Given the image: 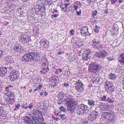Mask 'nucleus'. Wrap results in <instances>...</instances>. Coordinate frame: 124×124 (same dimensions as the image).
Returning <instances> with one entry per match:
<instances>
[{
	"mask_svg": "<svg viewBox=\"0 0 124 124\" xmlns=\"http://www.w3.org/2000/svg\"><path fill=\"white\" fill-rule=\"evenodd\" d=\"M97 10H95L92 13V16L93 17H94L97 14Z\"/></svg>",
	"mask_w": 124,
	"mask_h": 124,
	"instance_id": "43",
	"label": "nucleus"
},
{
	"mask_svg": "<svg viewBox=\"0 0 124 124\" xmlns=\"http://www.w3.org/2000/svg\"><path fill=\"white\" fill-rule=\"evenodd\" d=\"M74 99L72 98L69 99L67 101L66 103L67 109L71 112L74 111L75 109H76V112L79 115H82L84 114L87 113L89 111L87 106L84 104H81L78 105L75 108V104Z\"/></svg>",
	"mask_w": 124,
	"mask_h": 124,
	"instance_id": "1",
	"label": "nucleus"
},
{
	"mask_svg": "<svg viewBox=\"0 0 124 124\" xmlns=\"http://www.w3.org/2000/svg\"><path fill=\"white\" fill-rule=\"evenodd\" d=\"M4 62L8 64L13 63L14 62L13 59L11 56H8L5 58Z\"/></svg>",
	"mask_w": 124,
	"mask_h": 124,
	"instance_id": "13",
	"label": "nucleus"
},
{
	"mask_svg": "<svg viewBox=\"0 0 124 124\" xmlns=\"http://www.w3.org/2000/svg\"><path fill=\"white\" fill-rule=\"evenodd\" d=\"M60 109L62 111L65 112L66 110V108H64V107L61 106L60 108Z\"/></svg>",
	"mask_w": 124,
	"mask_h": 124,
	"instance_id": "47",
	"label": "nucleus"
},
{
	"mask_svg": "<svg viewBox=\"0 0 124 124\" xmlns=\"http://www.w3.org/2000/svg\"><path fill=\"white\" fill-rule=\"evenodd\" d=\"M118 0H111V3L112 4H114L117 2Z\"/></svg>",
	"mask_w": 124,
	"mask_h": 124,
	"instance_id": "49",
	"label": "nucleus"
},
{
	"mask_svg": "<svg viewBox=\"0 0 124 124\" xmlns=\"http://www.w3.org/2000/svg\"><path fill=\"white\" fill-rule=\"evenodd\" d=\"M45 2L46 5H50L52 2L51 0H45Z\"/></svg>",
	"mask_w": 124,
	"mask_h": 124,
	"instance_id": "40",
	"label": "nucleus"
},
{
	"mask_svg": "<svg viewBox=\"0 0 124 124\" xmlns=\"http://www.w3.org/2000/svg\"><path fill=\"white\" fill-rule=\"evenodd\" d=\"M81 33L82 35L86 36L89 35V33L88 31V28L86 26L82 27L80 29Z\"/></svg>",
	"mask_w": 124,
	"mask_h": 124,
	"instance_id": "11",
	"label": "nucleus"
},
{
	"mask_svg": "<svg viewBox=\"0 0 124 124\" xmlns=\"http://www.w3.org/2000/svg\"><path fill=\"white\" fill-rule=\"evenodd\" d=\"M41 61L42 62V63L43 64V66L45 65V66H46L48 65V60L46 58L43 57Z\"/></svg>",
	"mask_w": 124,
	"mask_h": 124,
	"instance_id": "20",
	"label": "nucleus"
},
{
	"mask_svg": "<svg viewBox=\"0 0 124 124\" xmlns=\"http://www.w3.org/2000/svg\"><path fill=\"white\" fill-rule=\"evenodd\" d=\"M59 116L60 117L62 120L66 119V118L64 115L61 114L59 115Z\"/></svg>",
	"mask_w": 124,
	"mask_h": 124,
	"instance_id": "44",
	"label": "nucleus"
},
{
	"mask_svg": "<svg viewBox=\"0 0 124 124\" xmlns=\"http://www.w3.org/2000/svg\"><path fill=\"white\" fill-rule=\"evenodd\" d=\"M105 114L107 115L105 113L103 114L102 115V116L104 118L106 117V118L108 119V121L110 124H114L116 122V121L117 120L116 117L113 115H111L109 116H107L105 115Z\"/></svg>",
	"mask_w": 124,
	"mask_h": 124,
	"instance_id": "6",
	"label": "nucleus"
},
{
	"mask_svg": "<svg viewBox=\"0 0 124 124\" xmlns=\"http://www.w3.org/2000/svg\"><path fill=\"white\" fill-rule=\"evenodd\" d=\"M32 104V103H31V104H30L29 106L28 107H29L30 109H31L33 107Z\"/></svg>",
	"mask_w": 124,
	"mask_h": 124,
	"instance_id": "51",
	"label": "nucleus"
},
{
	"mask_svg": "<svg viewBox=\"0 0 124 124\" xmlns=\"http://www.w3.org/2000/svg\"><path fill=\"white\" fill-rule=\"evenodd\" d=\"M95 101L93 100H88V104L90 106H93L95 105Z\"/></svg>",
	"mask_w": 124,
	"mask_h": 124,
	"instance_id": "24",
	"label": "nucleus"
},
{
	"mask_svg": "<svg viewBox=\"0 0 124 124\" xmlns=\"http://www.w3.org/2000/svg\"><path fill=\"white\" fill-rule=\"evenodd\" d=\"M96 110V109H95V110L93 111L92 113V114L94 116H95L96 118L99 114L98 112Z\"/></svg>",
	"mask_w": 124,
	"mask_h": 124,
	"instance_id": "31",
	"label": "nucleus"
},
{
	"mask_svg": "<svg viewBox=\"0 0 124 124\" xmlns=\"http://www.w3.org/2000/svg\"><path fill=\"white\" fill-rule=\"evenodd\" d=\"M74 31L73 29H71L69 32V34L70 35H72L74 33Z\"/></svg>",
	"mask_w": 124,
	"mask_h": 124,
	"instance_id": "46",
	"label": "nucleus"
},
{
	"mask_svg": "<svg viewBox=\"0 0 124 124\" xmlns=\"http://www.w3.org/2000/svg\"><path fill=\"white\" fill-rule=\"evenodd\" d=\"M106 96L104 95L102 97H101L100 98V100L101 101H106Z\"/></svg>",
	"mask_w": 124,
	"mask_h": 124,
	"instance_id": "42",
	"label": "nucleus"
},
{
	"mask_svg": "<svg viewBox=\"0 0 124 124\" xmlns=\"http://www.w3.org/2000/svg\"><path fill=\"white\" fill-rule=\"evenodd\" d=\"M14 49L15 51L19 53L23 51V48L20 44H17L15 45Z\"/></svg>",
	"mask_w": 124,
	"mask_h": 124,
	"instance_id": "14",
	"label": "nucleus"
},
{
	"mask_svg": "<svg viewBox=\"0 0 124 124\" xmlns=\"http://www.w3.org/2000/svg\"><path fill=\"white\" fill-rule=\"evenodd\" d=\"M105 91L108 93H111L114 91L115 87L112 83L107 81Z\"/></svg>",
	"mask_w": 124,
	"mask_h": 124,
	"instance_id": "4",
	"label": "nucleus"
},
{
	"mask_svg": "<svg viewBox=\"0 0 124 124\" xmlns=\"http://www.w3.org/2000/svg\"><path fill=\"white\" fill-rule=\"evenodd\" d=\"M25 39L24 42L28 43L30 42L31 41L30 37L27 35Z\"/></svg>",
	"mask_w": 124,
	"mask_h": 124,
	"instance_id": "28",
	"label": "nucleus"
},
{
	"mask_svg": "<svg viewBox=\"0 0 124 124\" xmlns=\"http://www.w3.org/2000/svg\"><path fill=\"white\" fill-rule=\"evenodd\" d=\"M105 105V104H104L101 103L99 106V107L101 110L104 111L106 110V109L104 107Z\"/></svg>",
	"mask_w": 124,
	"mask_h": 124,
	"instance_id": "30",
	"label": "nucleus"
},
{
	"mask_svg": "<svg viewBox=\"0 0 124 124\" xmlns=\"http://www.w3.org/2000/svg\"><path fill=\"white\" fill-rule=\"evenodd\" d=\"M43 0H38L37 2L39 4H41V3L43 2Z\"/></svg>",
	"mask_w": 124,
	"mask_h": 124,
	"instance_id": "60",
	"label": "nucleus"
},
{
	"mask_svg": "<svg viewBox=\"0 0 124 124\" xmlns=\"http://www.w3.org/2000/svg\"><path fill=\"white\" fill-rule=\"evenodd\" d=\"M19 76L18 72L16 70H14L10 73L9 78L11 81H14Z\"/></svg>",
	"mask_w": 124,
	"mask_h": 124,
	"instance_id": "9",
	"label": "nucleus"
},
{
	"mask_svg": "<svg viewBox=\"0 0 124 124\" xmlns=\"http://www.w3.org/2000/svg\"><path fill=\"white\" fill-rule=\"evenodd\" d=\"M118 0H111V3L112 4H114L117 2Z\"/></svg>",
	"mask_w": 124,
	"mask_h": 124,
	"instance_id": "50",
	"label": "nucleus"
},
{
	"mask_svg": "<svg viewBox=\"0 0 124 124\" xmlns=\"http://www.w3.org/2000/svg\"><path fill=\"white\" fill-rule=\"evenodd\" d=\"M15 1L14 0H9V1H7V5L9 7H12L14 6V4L15 2Z\"/></svg>",
	"mask_w": 124,
	"mask_h": 124,
	"instance_id": "23",
	"label": "nucleus"
},
{
	"mask_svg": "<svg viewBox=\"0 0 124 124\" xmlns=\"http://www.w3.org/2000/svg\"><path fill=\"white\" fill-rule=\"evenodd\" d=\"M27 34H22L18 36V40L20 41L24 42L25 39L26 37Z\"/></svg>",
	"mask_w": 124,
	"mask_h": 124,
	"instance_id": "18",
	"label": "nucleus"
},
{
	"mask_svg": "<svg viewBox=\"0 0 124 124\" xmlns=\"http://www.w3.org/2000/svg\"><path fill=\"white\" fill-rule=\"evenodd\" d=\"M52 117L53 119L57 121L58 120V118L55 117L54 116H52Z\"/></svg>",
	"mask_w": 124,
	"mask_h": 124,
	"instance_id": "59",
	"label": "nucleus"
},
{
	"mask_svg": "<svg viewBox=\"0 0 124 124\" xmlns=\"http://www.w3.org/2000/svg\"><path fill=\"white\" fill-rule=\"evenodd\" d=\"M82 58L83 59L84 61H86L88 59L91 57L90 56H88L85 55L83 54H82Z\"/></svg>",
	"mask_w": 124,
	"mask_h": 124,
	"instance_id": "34",
	"label": "nucleus"
},
{
	"mask_svg": "<svg viewBox=\"0 0 124 124\" xmlns=\"http://www.w3.org/2000/svg\"><path fill=\"white\" fill-rule=\"evenodd\" d=\"M109 78L112 80H114L116 78V76L115 74L111 73L109 75Z\"/></svg>",
	"mask_w": 124,
	"mask_h": 124,
	"instance_id": "27",
	"label": "nucleus"
},
{
	"mask_svg": "<svg viewBox=\"0 0 124 124\" xmlns=\"http://www.w3.org/2000/svg\"><path fill=\"white\" fill-rule=\"evenodd\" d=\"M88 119L90 120H92L96 118L95 116L93 115L92 114H90L88 117Z\"/></svg>",
	"mask_w": 124,
	"mask_h": 124,
	"instance_id": "33",
	"label": "nucleus"
},
{
	"mask_svg": "<svg viewBox=\"0 0 124 124\" xmlns=\"http://www.w3.org/2000/svg\"><path fill=\"white\" fill-rule=\"evenodd\" d=\"M31 117L32 118L33 120V121H32V122L31 123H32V124H34L35 123V122H36V121H38L39 122L38 120L37 117L35 116H31Z\"/></svg>",
	"mask_w": 124,
	"mask_h": 124,
	"instance_id": "29",
	"label": "nucleus"
},
{
	"mask_svg": "<svg viewBox=\"0 0 124 124\" xmlns=\"http://www.w3.org/2000/svg\"><path fill=\"white\" fill-rule=\"evenodd\" d=\"M43 68L42 70L40 71V72L43 74H45L49 70V69L48 67V66H45V65L43 66Z\"/></svg>",
	"mask_w": 124,
	"mask_h": 124,
	"instance_id": "17",
	"label": "nucleus"
},
{
	"mask_svg": "<svg viewBox=\"0 0 124 124\" xmlns=\"http://www.w3.org/2000/svg\"><path fill=\"white\" fill-rule=\"evenodd\" d=\"M75 87L77 91L79 93H81L84 90V85L80 81L76 82Z\"/></svg>",
	"mask_w": 124,
	"mask_h": 124,
	"instance_id": "8",
	"label": "nucleus"
},
{
	"mask_svg": "<svg viewBox=\"0 0 124 124\" xmlns=\"http://www.w3.org/2000/svg\"><path fill=\"white\" fill-rule=\"evenodd\" d=\"M43 85H39V86L37 88L39 90H41V88L42 87Z\"/></svg>",
	"mask_w": 124,
	"mask_h": 124,
	"instance_id": "57",
	"label": "nucleus"
},
{
	"mask_svg": "<svg viewBox=\"0 0 124 124\" xmlns=\"http://www.w3.org/2000/svg\"><path fill=\"white\" fill-rule=\"evenodd\" d=\"M69 3L68 4H66L65 5V8H62V9H63V10L64 12H66V9H67V8L68 7V6L69 5Z\"/></svg>",
	"mask_w": 124,
	"mask_h": 124,
	"instance_id": "41",
	"label": "nucleus"
},
{
	"mask_svg": "<svg viewBox=\"0 0 124 124\" xmlns=\"http://www.w3.org/2000/svg\"><path fill=\"white\" fill-rule=\"evenodd\" d=\"M39 42L40 45L41 47L44 46L45 47H47L49 44L48 41L44 39H41Z\"/></svg>",
	"mask_w": 124,
	"mask_h": 124,
	"instance_id": "12",
	"label": "nucleus"
},
{
	"mask_svg": "<svg viewBox=\"0 0 124 124\" xmlns=\"http://www.w3.org/2000/svg\"><path fill=\"white\" fill-rule=\"evenodd\" d=\"M77 12V14L78 15H80L81 13V10H80L79 11H78L77 10L76 11Z\"/></svg>",
	"mask_w": 124,
	"mask_h": 124,
	"instance_id": "52",
	"label": "nucleus"
},
{
	"mask_svg": "<svg viewBox=\"0 0 124 124\" xmlns=\"http://www.w3.org/2000/svg\"><path fill=\"white\" fill-rule=\"evenodd\" d=\"M94 30L95 32L96 33L98 32H99V30L95 28L94 29Z\"/></svg>",
	"mask_w": 124,
	"mask_h": 124,
	"instance_id": "61",
	"label": "nucleus"
},
{
	"mask_svg": "<svg viewBox=\"0 0 124 124\" xmlns=\"http://www.w3.org/2000/svg\"><path fill=\"white\" fill-rule=\"evenodd\" d=\"M20 88L21 89H23V91H24L25 90V89H26V87L25 86L23 87V86H21L20 87Z\"/></svg>",
	"mask_w": 124,
	"mask_h": 124,
	"instance_id": "63",
	"label": "nucleus"
},
{
	"mask_svg": "<svg viewBox=\"0 0 124 124\" xmlns=\"http://www.w3.org/2000/svg\"><path fill=\"white\" fill-rule=\"evenodd\" d=\"M108 102V103H111L113 102V101L110 99L109 98H108L106 100Z\"/></svg>",
	"mask_w": 124,
	"mask_h": 124,
	"instance_id": "45",
	"label": "nucleus"
},
{
	"mask_svg": "<svg viewBox=\"0 0 124 124\" xmlns=\"http://www.w3.org/2000/svg\"><path fill=\"white\" fill-rule=\"evenodd\" d=\"M97 18L94 17H93V18H91L90 19V21L91 23L92 22H96Z\"/></svg>",
	"mask_w": 124,
	"mask_h": 124,
	"instance_id": "39",
	"label": "nucleus"
},
{
	"mask_svg": "<svg viewBox=\"0 0 124 124\" xmlns=\"http://www.w3.org/2000/svg\"><path fill=\"white\" fill-rule=\"evenodd\" d=\"M120 79L122 82V86H123V85H124V76L123 75H121L120 77Z\"/></svg>",
	"mask_w": 124,
	"mask_h": 124,
	"instance_id": "37",
	"label": "nucleus"
},
{
	"mask_svg": "<svg viewBox=\"0 0 124 124\" xmlns=\"http://www.w3.org/2000/svg\"><path fill=\"white\" fill-rule=\"evenodd\" d=\"M3 98L5 101L7 103L11 105L14 103L16 99L13 92H9L7 93V94L4 95Z\"/></svg>",
	"mask_w": 124,
	"mask_h": 124,
	"instance_id": "2",
	"label": "nucleus"
},
{
	"mask_svg": "<svg viewBox=\"0 0 124 124\" xmlns=\"http://www.w3.org/2000/svg\"><path fill=\"white\" fill-rule=\"evenodd\" d=\"M20 106V105L19 104H17V105H16L15 108H17L18 109H19V108Z\"/></svg>",
	"mask_w": 124,
	"mask_h": 124,
	"instance_id": "62",
	"label": "nucleus"
},
{
	"mask_svg": "<svg viewBox=\"0 0 124 124\" xmlns=\"http://www.w3.org/2000/svg\"><path fill=\"white\" fill-rule=\"evenodd\" d=\"M23 119L24 121L26 123L30 124L32 122L31 118L30 117L27 116L23 117Z\"/></svg>",
	"mask_w": 124,
	"mask_h": 124,
	"instance_id": "15",
	"label": "nucleus"
},
{
	"mask_svg": "<svg viewBox=\"0 0 124 124\" xmlns=\"http://www.w3.org/2000/svg\"><path fill=\"white\" fill-rule=\"evenodd\" d=\"M3 51L1 50H0V58L2 56Z\"/></svg>",
	"mask_w": 124,
	"mask_h": 124,
	"instance_id": "55",
	"label": "nucleus"
},
{
	"mask_svg": "<svg viewBox=\"0 0 124 124\" xmlns=\"http://www.w3.org/2000/svg\"><path fill=\"white\" fill-rule=\"evenodd\" d=\"M120 57L121 59L119 61V62L122 64L124 65V53H122L120 55Z\"/></svg>",
	"mask_w": 124,
	"mask_h": 124,
	"instance_id": "21",
	"label": "nucleus"
},
{
	"mask_svg": "<svg viewBox=\"0 0 124 124\" xmlns=\"http://www.w3.org/2000/svg\"><path fill=\"white\" fill-rule=\"evenodd\" d=\"M6 68L3 67L2 68H0V76L3 77L7 72Z\"/></svg>",
	"mask_w": 124,
	"mask_h": 124,
	"instance_id": "16",
	"label": "nucleus"
},
{
	"mask_svg": "<svg viewBox=\"0 0 124 124\" xmlns=\"http://www.w3.org/2000/svg\"><path fill=\"white\" fill-rule=\"evenodd\" d=\"M95 79V80H93L94 82L95 81H96L97 82H99L100 79L98 78H96Z\"/></svg>",
	"mask_w": 124,
	"mask_h": 124,
	"instance_id": "56",
	"label": "nucleus"
},
{
	"mask_svg": "<svg viewBox=\"0 0 124 124\" xmlns=\"http://www.w3.org/2000/svg\"><path fill=\"white\" fill-rule=\"evenodd\" d=\"M118 0H111V3L112 4H114L117 2Z\"/></svg>",
	"mask_w": 124,
	"mask_h": 124,
	"instance_id": "48",
	"label": "nucleus"
},
{
	"mask_svg": "<svg viewBox=\"0 0 124 124\" xmlns=\"http://www.w3.org/2000/svg\"><path fill=\"white\" fill-rule=\"evenodd\" d=\"M35 52H29L24 54L22 58V60L25 62L33 61L35 59Z\"/></svg>",
	"mask_w": 124,
	"mask_h": 124,
	"instance_id": "3",
	"label": "nucleus"
},
{
	"mask_svg": "<svg viewBox=\"0 0 124 124\" xmlns=\"http://www.w3.org/2000/svg\"><path fill=\"white\" fill-rule=\"evenodd\" d=\"M107 54V52L105 51L101 52L96 53L94 56L97 57L98 59H102L105 57Z\"/></svg>",
	"mask_w": 124,
	"mask_h": 124,
	"instance_id": "10",
	"label": "nucleus"
},
{
	"mask_svg": "<svg viewBox=\"0 0 124 124\" xmlns=\"http://www.w3.org/2000/svg\"><path fill=\"white\" fill-rule=\"evenodd\" d=\"M92 44L93 47L98 50L101 49L102 48V46L100 44V41L98 39H95L93 40Z\"/></svg>",
	"mask_w": 124,
	"mask_h": 124,
	"instance_id": "7",
	"label": "nucleus"
},
{
	"mask_svg": "<svg viewBox=\"0 0 124 124\" xmlns=\"http://www.w3.org/2000/svg\"><path fill=\"white\" fill-rule=\"evenodd\" d=\"M81 3L79 2H77L75 4H74L73 8H74V9L76 10L78 6L80 7H81Z\"/></svg>",
	"mask_w": 124,
	"mask_h": 124,
	"instance_id": "26",
	"label": "nucleus"
},
{
	"mask_svg": "<svg viewBox=\"0 0 124 124\" xmlns=\"http://www.w3.org/2000/svg\"><path fill=\"white\" fill-rule=\"evenodd\" d=\"M39 116L38 118V120L39 119L43 121L44 120V119L43 117V115L42 114V113L38 115Z\"/></svg>",
	"mask_w": 124,
	"mask_h": 124,
	"instance_id": "35",
	"label": "nucleus"
},
{
	"mask_svg": "<svg viewBox=\"0 0 124 124\" xmlns=\"http://www.w3.org/2000/svg\"><path fill=\"white\" fill-rule=\"evenodd\" d=\"M63 85L64 86L66 87L69 85V84L68 83H65L63 84Z\"/></svg>",
	"mask_w": 124,
	"mask_h": 124,
	"instance_id": "54",
	"label": "nucleus"
},
{
	"mask_svg": "<svg viewBox=\"0 0 124 124\" xmlns=\"http://www.w3.org/2000/svg\"><path fill=\"white\" fill-rule=\"evenodd\" d=\"M36 54L35 55V57L36 56V61H39L40 60L41 58V55H39V52L38 51L35 52Z\"/></svg>",
	"mask_w": 124,
	"mask_h": 124,
	"instance_id": "25",
	"label": "nucleus"
},
{
	"mask_svg": "<svg viewBox=\"0 0 124 124\" xmlns=\"http://www.w3.org/2000/svg\"><path fill=\"white\" fill-rule=\"evenodd\" d=\"M101 67L94 63L90 64L89 66V70L90 72H95L100 70Z\"/></svg>",
	"mask_w": 124,
	"mask_h": 124,
	"instance_id": "5",
	"label": "nucleus"
},
{
	"mask_svg": "<svg viewBox=\"0 0 124 124\" xmlns=\"http://www.w3.org/2000/svg\"><path fill=\"white\" fill-rule=\"evenodd\" d=\"M62 101L61 99H60L57 101V103L59 105L60 104L62 103Z\"/></svg>",
	"mask_w": 124,
	"mask_h": 124,
	"instance_id": "53",
	"label": "nucleus"
},
{
	"mask_svg": "<svg viewBox=\"0 0 124 124\" xmlns=\"http://www.w3.org/2000/svg\"><path fill=\"white\" fill-rule=\"evenodd\" d=\"M124 1V0H119L118 1V2L119 3H121Z\"/></svg>",
	"mask_w": 124,
	"mask_h": 124,
	"instance_id": "64",
	"label": "nucleus"
},
{
	"mask_svg": "<svg viewBox=\"0 0 124 124\" xmlns=\"http://www.w3.org/2000/svg\"><path fill=\"white\" fill-rule=\"evenodd\" d=\"M55 71H56L55 72V73L57 74H58L62 71V70L61 69L58 68V69H56Z\"/></svg>",
	"mask_w": 124,
	"mask_h": 124,
	"instance_id": "36",
	"label": "nucleus"
},
{
	"mask_svg": "<svg viewBox=\"0 0 124 124\" xmlns=\"http://www.w3.org/2000/svg\"><path fill=\"white\" fill-rule=\"evenodd\" d=\"M94 1V0H87V2L89 3H91L93 2Z\"/></svg>",
	"mask_w": 124,
	"mask_h": 124,
	"instance_id": "58",
	"label": "nucleus"
},
{
	"mask_svg": "<svg viewBox=\"0 0 124 124\" xmlns=\"http://www.w3.org/2000/svg\"><path fill=\"white\" fill-rule=\"evenodd\" d=\"M58 11L56 9H54V10L52 11V13L53 14L51 16L56 17L59 15Z\"/></svg>",
	"mask_w": 124,
	"mask_h": 124,
	"instance_id": "22",
	"label": "nucleus"
},
{
	"mask_svg": "<svg viewBox=\"0 0 124 124\" xmlns=\"http://www.w3.org/2000/svg\"><path fill=\"white\" fill-rule=\"evenodd\" d=\"M74 46L75 45H77V46L78 47H80L82 46V44H81L80 42H77L74 44Z\"/></svg>",
	"mask_w": 124,
	"mask_h": 124,
	"instance_id": "38",
	"label": "nucleus"
},
{
	"mask_svg": "<svg viewBox=\"0 0 124 124\" xmlns=\"http://www.w3.org/2000/svg\"><path fill=\"white\" fill-rule=\"evenodd\" d=\"M33 111V112H35L34 114L35 115H39L42 113L38 109H34Z\"/></svg>",
	"mask_w": 124,
	"mask_h": 124,
	"instance_id": "32",
	"label": "nucleus"
},
{
	"mask_svg": "<svg viewBox=\"0 0 124 124\" xmlns=\"http://www.w3.org/2000/svg\"><path fill=\"white\" fill-rule=\"evenodd\" d=\"M82 54L91 57L92 52L91 50L90 49L86 50L83 51Z\"/></svg>",
	"mask_w": 124,
	"mask_h": 124,
	"instance_id": "19",
	"label": "nucleus"
}]
</instances>
